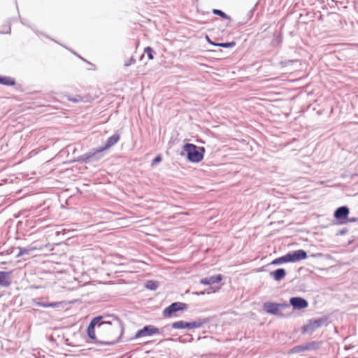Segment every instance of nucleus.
I'll list each match as a JSON object with an SVG mask.
<instances>
[{"label": "nucleus", "instance_id": "f257e3e1", "mask_svg": "<svg viewBox=\"0 0 358 358\" xmlns=\"http://www.w3.org/2000/svg\"><path fill=\"white\" fill-rule=\"evenodd\" d=\"M307 253L303 250H298L289 252L287 253L285 255H283L280 257L275 259L271 264L273 265H278L287 262H296L300 260H303L306 259Z\"/></svg>", "mask_w": 358, "mask_h": 358}, {"label": "nucleus", "instance_id": "f03ea898", "mask_svg": "<svg viewBox=\"0 0 358 358\" xmlns=\"http://www.w3.org/2000/svg\"><path fill=\"white\" fill-rule=\"evenodd\" d=\"M184 151L187 153V159L193 163H198L203 158L205 149L192 143H186L183 146Z\"/></svg>", "mask_w": 358, "mask_h": 358}, {"label": "nucleus", "instance_id": "7ed1b4c3", "mask_svg": "<svg viewBox=\"0 0 358 358\" xmlns=\"http://www.w3.org/2000/svg\"><path fill=\"white\" fill-rule=\"evenodd\" d=\"M103 151L104 150H102L101 147L92 149L88 152L81 155L80 157V160L84 162L85 163L97 162L103 157Z\"/></svg>", "mask_w": 358, "mask_h": 358}, {"label": "nucleus", "instance_id": "20e7f679", "mask_svg": "<svg viewBox=\"0 0 358 358\" xmlns=\"http://www.w3.org/2000/svg\"><path fill=\"white\" fill-rule=\"evenodd\" d=\"M102 319H104L102 321H100L98 323V328L101 329H105L106 325H111L114 329L117 331L122 330V325L120 320L114 315H107L105 317H102Z\"/></svg>", "mask_w": 358, "mask_h": 358}, {"label": "nucleus", "instance_id": "39448f33", "mask_svg": "<svg viewBox=\"0 0 358 358\" xmlns=\"http://www.w3.org/2000/svg\"><path fill=\"white\" fill-rule=\"evenodd\" d=\"M187 304L182 302H174L163 310L164 317H170L173 313L187 308Z\"/></svg>", "mask_w": 358, "mask_h": 358}, {"label": "nucleus", "instance_id": "423d86ee", "mask_svg": "<svg viewBox=\"0 0 358 358\" xmlns=\"http://www.w3.org/2000/svg\"><path fill=\"white\" fill-rule=\"evenodd\" d=\"M287 303H276L273 302H266L264 303V310L271 315H277L281 308H288Z\"/></svg>", "mask_w": 358, "mask_h": 358}, {"label": "nucleus", "instance_id": "0eeeda50", "mask_svg": "<svg viewBox=\"0 0 358 358\" xmlns=\"http://www.w3.org/2000/svg\"><path fill=\"white\" fill-rule=\"evenodd\" d=\"M159 334V329L152 326V325H148L145 326L143 329L138 330L136 335L135 338H138L141 337H145V336H150L154 334Z\"/></svg>", "mask_w": 358, "mask_h": 358}, {"label": "nucleus", "instance_id": "6e6552de", "mask_svg": "<svg viewBox=\"0 0 358 358\" xmlns=\"http://www.w3.org/2000/svg\"><path fill=\"white\" fill-rule=\"evenodd\" d=\"M43 298H34L32 299V303L35 306L42 308H56L62 306V302H46L43 301Z\"/></svg>", "mask_w": 358, "mask_h": 358}, {"label": "nucleus", "instance_id": "1a4fd4ad", "mask_svg": "<svg viewBox=\"0 0 358 358\" xmlns=\"http://www.w3.org/2000/svg\"><path fill=\"white\" fill-rule=\"evenodd\" d=\"M290 305L294 309H303L308 306V301L301 297H292L289 300Z\"/></svg>", "mask_w": 358, "mask_h": 358}, {"label": "nucleus", "instance_id": "9d476101", "mask_svg": "<svg viewBox=\"0 0 358 358\" xmlns=\"http://www.w3.org/2000/svg\"><path fill=\"white\" fill-rule=\"evenodd\" d=\"M325 322L324 319H318L313 322H310L306 326L303 327L304 333H311L317 328L320 327Z\"/></svg>", "mask_w": 358, "mask_h": 358}, {"label": "nucleus", "instance_id": "9b49d317", "mask_svg": "<svg viewBox=\"0 0 358 358\" xmlns=\"http://www.w3.org/2000/svg\"><path fill=\"white\" fill-rule=\"evenodd\" d=\"M101 320H102V316H98V317L93 318L87 327L88 336L92 340L95 339L94 328L96 325L98 326V323Z\"/></svg>", "mask_w": 358, "mask_h": 358}, {"label": "nucleus", "instance_id": "f8f14e48", "mask_svg": "<svg viewBox=\"0 0 358 358\" xmlns=\"http://www.w3.org/2000/svg\"><path fill=\"white\" fill-rule=\"evenodd\" d=\"M209 320L206 318H198L196 320L187 322H185V329H196L201 327L203 324L208 322Z\"/></svg>", "mask_w": 358, "mask_h": 358}, {"label": "nucleus", "instance_id": "ddd939ff", "mask_svg": "<svg viewBox=\"0 0 358 358\" xmlns=\"http://www.w3.org/2000/svg\"><path fill=\"white\" fill-rule=\"evenodd\" d=\"M319 343L317 342H310L303 345L295 346L292 348V352H299L304 350H313L317 348Z\"/></svg>", "mask_w": 358, "mask_h": 358}, {"label": "nucleus", "instance_id": "4468645a", "mask_svg": "<svg viewBox=\"0 0 358 358\" xmlns=\"http://www.w3.org/2000/svg\"><path fill=\"white\" fill-rule=\"evenodd\" d=\"M349 214V208L347 206H341L334 212V217L338 220H344L347 218Z\"/></svg>", "mask_w": 358, "mask_h": 358}, {"label": "nucleus", "instance_id": "2eb2a0df", "mask_svg": "<svg viewBox=\"0 0 358 358\" xmlns=\"http://www.w3.org/2000/svg\"><path fill=\"white\" fill-rule=\"evenodd\" d=\"M120 136L119 134H113V136H110L105 145L103 146H101L102 148V150H103L104 151L110 148L111 147H113V145H115L120 140Z\"/></svg>", "mask_w": 358, "mask_h": 358}, {"label": "nucleus", "instance_id": "dca6fc26", "mask_svg": "<svg viewBox=\"0 0 358 358\" xmlns=\"http://www.w3.org/2000/svg\"><path fill=\"white\" fill-rule=\"evenodd\" d=\"M222 279L221 274L213 275L209 278H204L201 280V283L203 285H212L220 282Z\"/></svg>", "mask_w": 358, "mask_h": 358}, {"label": "nucleus", "instance_id": "f3484780", "mask_svg": "<svg viewBox=\"0 0 358 358\" xmlns=\"http://www.w3.org/2000/svg\"><path fill=\"white\" fill-rule=\"evenodd\" d=\"M270 275L275 280L280 281L285 278L286 271L284 268H278L275 271L271 272Z\"/></svg>", "mask_w": 358, "mask_h": 358}, {"label": "nucleus", "instance_id": "a211bd4d", "mask_svg": "<svg viewBox=\"0 0 358 358\" xmlns=\"http://www.w3.org/2000/svg\"><path fill=\"white\" fill-rule=\"evenodd\" d=\"M10 284L9 273L6 271H0V285L2 287H8Z\"/></svg>", "mask_w": 358, "mask_h": 358}, {"label": "nucleus", "instance_id": "6ab92c4d", "mask_svg": "<svg viewBox=\"0 0 358 358\" xmlns=\"http://www.w3.org/2000/svg\"><path fill=\"white\" fill-rule=\"evenodd\" d=\"M36 249V247L35 246H28L27 248H18L19 252L16 255L17 257H20L21 256H23L24 255H28L31 251H33Z\"/></svg>", "mask_w": 358, "mask_h": 358}, {"label": "nucleus", "instance_id": "aec40b11", "mask_svg": "<svg viewBox=\"0 0 358 358\" xmlns=\"http://www.w3.org/2000/svg\"><path fill=\"white\" fill-rule=\"evenodd\" d=\"M15 83V79L11 77L8 76H1L0 78V84L7 85V86H13Z\"/></svg>", "mask_w": 358, "mask_h": 358}, {"label": "nucleus", "instance_id": "412c9836", "mask_svg": "<svg viewBox=\"0 0 358 358\" xmlns=\"http://www.w3.org/2000/svg\"><path fill=\"white\" fill-rule=\"evenodd\" d=\"M207 38L210 43H212L213 45H214L215 46H218V47L229 48H232V47L235 46V45H236V43L234 41L227 42V43H214L210 41V39L208 36H207Z\"/></svg>", "mask_w": 358, "mask_h": 358}, {"label": "nucleus", "instance_id": "4be33fe9", "mask_svg": "<svg viewBox=\"0 0 358 358\" xmlns=\"http://www.w3.org/2000/svg\"><path fill=\"white\" fill-rule=\"evenodd\" d=\"M66 98L69 101H72L73 103H78L83 101L84 99L80 95H76L75 96H71L70 95H66Z\"/></svg>", "mask_w": 358, "mask_h": 358}, {"label": "nucleus", "instance_id": "5701e85b", "mask_svg": "<svg viewBox=\"0 0 358 358\" xmlns=\"http://www.w3.org/2000/svg\"><path fill=\"white\" fill-rule=\"evenodd\" d=\"M213 13L215 14V15H219V16H220L222 18H224V19H227V20H231V17L229 15H227L225 13L222 11L221 10L213 9Z\"/></svg>", "mask_w": 358, "mask_h": 358}, {"label": "nucleus", "instance_id": "b1692460", "mask_svg": "<svg viewBox=\"0 0 358 358\" xmlns=\"http://www.w3.org/2000/svg\"><path fill=\"white\" fill-rule=\"evenodd\" d=\"M146 288L150 290H155L158 287V283L153 280H148L145 285Z\"/></svg>", "mask_w": 358, "mask_h": 358}, {"label": "nucleus", "instance_id": "393cba45", "mask_svg": "<svg viewBox=\"0 0 358 358\" xmlns=\"http://www.w3.org/2000/svg\"><path fill=\"white\" fill-rule=\"evenodd\" d=\"M185 322L184 321H177V322H175L172 324V328L173 329H185Z\"/></svg>", "mask_w": 358, "mask_h": 358}, {"label": "nucleus", "instance_id": "a878e982", "mask_svg": "<svg viewBox=\"0 0 358 358\" xmlns=\"http://www.w3.org/2000/svg\"><path fill=\"white\" fill-rule=\"evenodd\" d=\"M144 52L146 53L149 59L152 60L153 59L154 57H153V53H154V50H152V48L150 47H146L144 50Z\"/></svg>", "mask_w": 358, "mask_h": 358}, {"label": "nucleus", "instance_id": "bb28decb", "mask_svg": "<svg viewBox=\"0 0 358 358\" xmlns=\"http://www.w3.org/2000/svg\"><path fill=\"white\" fill-rule=\"evenodd\" d=\"M135 62H136V59L133 57H131L128 60L125 61L124 66L126 67H128L131 65L134 64Z\"/></svg>", "mask_w": 358, "mask_h": 358}, {"label": "nucleus", "instance_id": "cd10ccee", "mask_svg": "<svg viewBox=\"0 0 358 358\" xmlns=\"http://www.w3.org/2000/svg\"><path fill=\"white\" fill-rule=\"evenodd\" d=\"M162 161V157L161 156H157L153 160H152V165H154L157 163H159Z\"/></svg>", "mask_w": 358, "mask_h": 358}]
</instances>
